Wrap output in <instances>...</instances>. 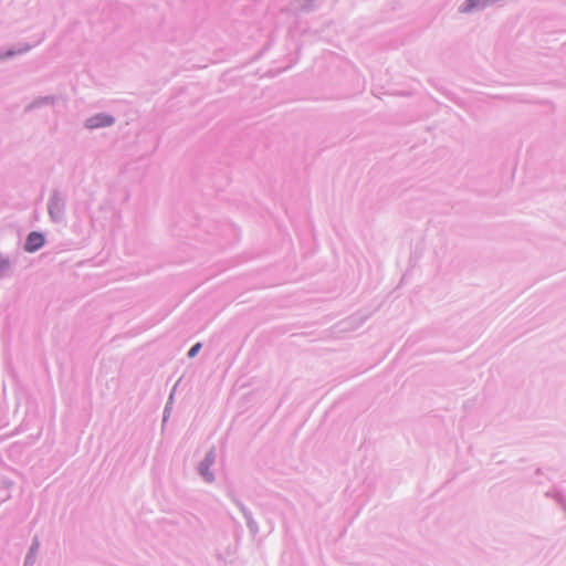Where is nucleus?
<instances>
[{
	"label": "nucleus",
	"mask_w": 566,
	"mask_h": 566,
	"mask_svg": "<svg viewBox=\"0 0 566 566\" xmlns=\"http://www.w3.org/2000/svg\"><path fill=\"white\" fill-rule=\"evenodd\" d=\"M44 244V238L39 232H31L27 239L25 250L34 252Z\"/></svg>",
	"instance_id": "1"
},
{
	"label": "nucleus",
	"mask_w": 566,
	"mask_h": 566,
	"mask_svg": "<svg viewBox=\"0 0 566 566\" xmlns=\"http://www.w3.org/2000/svg\"><path fill=\"white\" fill-rule=\"evenodd\" d=\"M111 124H113V118L106 115H96L87 119L86 123L88 128L109 126Z\"/></svg>",
	"instance_id": "2"
},
{
	"label": "nucleus",
	"mask_w": 566,
	"mask_h": 566,
	"mask_svg": "<svg viewBox=\"0 0 566 566\" xmlns=\"http://www.w3.org/2000/svg\"><path fill=\"white\" fill-rule=\"evenodd\" d=\"M483 0H468L464 8L462 9L463 12H469L473 8H475L478 4H480Z\"/></svg>",
	"instance_id": "3"
},
{
	"label": "nucleus",
	"mask_w": 566,
	"mask_h": 566,
	"mask_svg": "<svg viewBox=\"0 0 566 566\" xmlns=\"http://www.w3.org/2000/svg\"><path fill=\"white\" fill-rule=\"evenodd\" d=\"M200 347H201V344H200V343H197L196 345H193V346L190 348V350H189V353H188V356H189V357H195V356L197 355V353L199 352Z\"/></svg>",
	"instance_id": "4"
}]
</instances>
